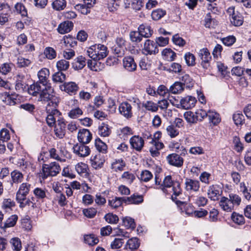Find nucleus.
Masks as SVG:
<instances>
[{
	"label": "nucleus",
	"mask_w": 251,
	"mask_h": 251,
	"mask_svg": "<svg viewBox=\"0 0 251 251\" xmlns=\"http://www.w3.org/2000/svg\"><path fill=\"white\" fill-rule=\"evenodd\" d=\"M85 243L90 246H93L98 243L99 239L94 234L86 235L84 237Z\"/></svg>",
	"instance_id": "nucleus-50"
},
{
	"label": "nucleus",
	"mask_w": 251,
	"mask_h": 251,
	"mask_svg": "<svg viewBox=\"0 0 251 251\" xmlns=\"http://www.w3.org/2000/svg\"><path fill=\"white\" fill-rule=\"evenodd\" d=\"M126 163L122 159H115L111 163V168L114 171H121L125 167Z\"/></svg>",
	"instance_id": "nucleus-39"
},
{
	"label": "nucleus",
	"mask_w": 251,
	"mask_h": 251,
	"mask_svg": "<svg viewBox=\"0 0 251 251\" xmlns=\"http://www.w3.org/2000/svg\"><path fill=\"white\" fill-rule=\"evenodd\" d=\"M142 106L146 110L152 113L156 112L158 111L157 104L151 100H148L143 103Z\"/></svg>",
	"instance_id": "nucleus-42"
},
{
	"label": "nucleus",
	"mask_w": 251,
	"mask_h": 251,
	"mask_svg": "<svg viewBox=\"0 0 251 251\" xmlns=\"http://www.w3.org/2000/svg\"><path fill=\"white\" fill-rule=\"evenodd\" d=\"M126 40L122 37H118L116 40L117 45L121 49H116L115 51L116 54H118V56H121L123 54L124 50L123 48L126 46Z\"/></svg>",
	"instance_id": "nucleus-46"
},
{
	"label": "nucleus",
	"mask_w": 251,
	"mask_h": 251,
	"mask_svg": "<svg viewBox=\"0 0 251 251\" xmlns=\"http://www.w3.org/2000/svg\"><path fill=\"white\" fill-rule=\"evenodd\" d=\"M166 14V11L161 9L153 10L151 13V17L153 20H158Z\"/></svg>",
	"instance_id": "nucleus-57"
},
{
	"label": "nucleus",
	"mask_w": 251,
	"mask_h": 251,
	"mask_svg": "<svg viewBox=\"0 0 251 251\" xmlns=\"http://www.w3.org/2000/svg\"><path fill=\"white\" fill-rule=\"evenodd\" d=\"M140 244L139 239L136 237H133L127 241L126 244V248L129 249L131 251H134L139 247Z\"/></svg>",
	"instance_id": "nucleus-37"
},
{
	"label": "nucleus",
	"mask_w": 251,
	"mask_h": 251,
	"mask_svg": "<svg viewBox=\"0 0 251 251\" xmlns=\"http://www.w3.org/2000/svg\"><path fill=\"white\" fill-rule=\"evenodd\" d=\"M121 179L122 181L127 184H131L136 179V176L133 173L126 171L123 173L121 176Z\"/></svg>",
	"instance_id": "nucleus-33"
},
{
	"label": "nucleus",
	"mask_w": 251,
	"mask_h": 251,
	"mask_svg": "<svg viewBox=\"0 0 251 251\" xmlns=\"http://www.w3.org/2000/svg\"><path fill=\"white\" fill-rule=\"evenodd\" d=\"M132 106L131 104L126 101L120 104L119 110L121 114L126 119H130L133 116Z\"/></svg>",
	"instance_id": "nucleus-15"
},
{
	"label": "nucleus",
	"mask_w": 251,
	"mask_h": 251,
	"mask_svg": "<svg viewBox=\"0 0 251 251\" xmlns=\"http://www.w3.org/2000/svg\"><path fill=\"white\" fill-rule=\"evenodd\" d=\"M11 184H19L23 182L24 175L19 171L15 170L10 173Z\"/></svg>",
	"instance_id": "nucleus-28"
},
{
	"label": "nucleus",
	"mask_w": 251,
	"mask_h": 251,
	"mask_svg": "<svg viewBox=\"0 0 251 251\" xmlns=\"http://www.w3.org/2000/svg\"><path fill=\"white\" fill-rule=\"evenodd\" d=\"M184 116L187 121L190 123H194L197 121L196 113L191 111L186 112Z\"/></svg>",
	"instance_id": "nucleus-64"
},
{
	"label": "nucleus",
	"mask_w": 251,
	"mask_h": 251,
	"mask_svg": "<svg viewBox=\"0 0 251 251\" xmlns=\"http://www.w3.org/2000/svg\"><path fill=\"white\" fill-rule=\"evenodd\" d=\"M19 203V206L21 208H24L26 206L29 207H31L32 208H34L36 206L35 203L33 202L30 199H26V197L25 198V199L21 201H17Z\"/></svg>",
	"instance_id": "nucleus-55"
},
{
	"label": "nucleus",
	"mask_w": 251,
	"mask_h": 251,
	"mask_svg": "<svg viewBox=\"0 0 251 251\" xmlns=\"http://www.w3.org/2000/svg\"><path fill=\"white\" fill-rule=\"evenodd\" d=\"M158 51L157 45L153 41L148 39L145 41L142 50L143 54L146 55L155 54Z\"/></svg>",
	"instance_id": "nucleus-9"
},
{
	"label": "nucleus",
	"mask_w": 251,
	"mask_h": 251,
	"mask_svg": "<svg viewBox=\"0 0 251 251\" xmlns=\"http://www.w3.org/2000/svg\"><path fill=\"white\" fill-rule=\"evenodd\" d=\"M104 219L107 223L111 224H116L119 221L118 217L112 213L106 214L104 216Z\"/></svg>",
	"instance_id": "nucleus-54"
},
{
	"label": "nucleus",
	"mask_w": 251,
	"mask_h": 251,
	"mask_svg": "<svg viewBox=\"0 0 251 251\" xmlns=\"http://www.w3.org/2000/svg\"><path fill=\"white\" fill-rule=\"evenodd\" d=\"M25 76L23 74H18L16 76L15 88L17 90L22 91L25 88Z\"/></svg>",
	"instance_id": "nucleus-27"
},
{
	"label": "nucleus",
	"mask_w": 251,
	"mask_h": 251,
	"mask_svg": "<svg viewBox=\"0 0 251 251\" xmlns=\"http://www.w3.org/2000/svg\"><path fill=\"white\" fill-rule=\"evenodd\" d=\"M43 54L45 57L49 60H52L56 58L57 53L55 50L52 47H48L45 48Z\"/></svg>",
	"instance_id": "nucleus-40"
},
{
	"label": "nucleus",
	"mask_w": 251,
	"mask_h": 251,
	"mask_svg": "<svg viewBox=\"0 0 251 251\" xmlns=\"http://www.w3.org/2000/svg\"><path fill=\"white\" fill-rule=\"evenodd\" d=\"M162 55L163 59L168 61H173L176 57V53L171 49L168 48L163 50Z\"/></svg>",
	"instance_id": "nucleus-34"
},
{
	"label": "nucleus",
	"mask_w": 251,
	"mask_h": 251,
	"mask_svg": "<svg viewBox=\"0 0 251 251\" xmlns=\"http://www.w3.org/2000/svg\"><path fill=\"white\" fill-rule=\"evenodd\" d=\"M222 194V191L221 190L220 187L217 184L209 186L207 189V196L213 201H218Z\"/></svg>",
	"instance_id": "nucleus-10"
},
{
	"label": "nucleus",
	"mask_w": 251,
	"mask_h": 251,
	"mask_svg": "<svg viewBox=\"0 0 251 251\" xmlns=\"http://www.w3.org/2000/svg\"><path fill=\"white\" fill-rule=\"evenodd\" d=\"M219 206L221 209L226 212H231L234 207L228 198L222 197L219 201Z\"/></svg>",
	"instance_id": "nucleus-21"
},
{
	"label": "nucleus",
	"mask_w": 251,
	"mask_h": 251,
	"mask_svg": "<svg viewBox=\"0 0 251 251\" xmlns=\"http://www.w3.org/2000/svg\"><path fill=\"white\" fill-rule=\"evenodd\" d=\"M162 185L165 189L164 193H166L168 191L167 188H172L171 189L173 192V195L175 196V197L179 196L181 193L182 190L180 187V183L177 181H173L171 176H167L164 178Z\"/></svg>",
	"instance_id": "nucleus-3"
},
{
	"label": "nucleus",
	"mask_w": 251,
	"mask_h": 251,
	"mask_svg": "<svg viewBox=\"0 0 251 251\" xmlns=\"http://www.w3.org/2000/svg\"><path fill=\"white\" fill-rule=\"evenodd\" d=\"M207 117L209 121L215 125L218 124L221 121L219 114L215 111L211 110L208 111Z\"/></svg>",
	"instance_id": "nucleus-44"
},
{
	"label": "nucleus",
	"mask_w": 251,
	"mask_h": 251,
	"mask_svg": "<svg viewBox=\"0 0 251 251\" xmlns=\"http://www.w3.org/2000/svg\"><path fill=\"white\" fill-rule=\"evenodd\" d=\"M60 89L70 95H75L79 90L78 84L75 82H65L59 86Z\"/></svg>",
	"instance_id": "nucleus-11"
},
{
	"label": "nucleus",
	"mask_w": 251,
	"mask_h": 251,
	"mask_svg": "<svg viewBox=\"0 0 251 251\" xmlns=\"http://www.w3.org/2000/svg\"><path fill=\"white\" fill-rule=\"evenodd\" d=\"M95 146L96 149L102 153H105L107 150V145L100 139H97L95 140Z\"/></svg>",
	"instance_id": "nucleus-60"
},
{
	"label": "nucleus",
	"mask_w": 251,
	"mask_h": 251,
	"mask_svg": "<svg viewBox=\"0 0 251 251\" xmlns=\"http://www.w3.org/2000/svg\"><path fill=\"white\" fill-rule=\"evenodd\" d=\"M56 66L59 71H64L69 68L70 63L65 59H61L56 62Z\"/></svg>",
	"instance_id": "nucleus-47"
},
{
	"label": "nucleus",
	"mask_w": 251,
	"mask_h": 251,
	"mask_svg": "<svg viewBox=\"0 0 251 251\" xmlns=\"http://www.w3.org/2000/svg\"><path fill=\"white\" fill-rule=\"evenodd\" d=\"M66 79V75L61 71H58L52 75V80L54 82L62 83Z\"/></svg>",
	"instance_id": "nucleus-56"
},
{
	"label": "nucleus",
	"mask_w": 251,
	"mask_h": 251,
	"mask_svg": "<svg viewBox=\"0 0 251 251\" xmlns=\"http://www.w3.org/2000/svg\"><path fill=\"white\" fill-rule=\"evenodd\" d=\"M18 220V216L16 215L11 216L7 219L4 223V227H10L15 226Z\"/></svg>",
	"instance_id": "nucleus-61"
},
{
	"label": "nucleus",
	"mask_w": 251,
	"mask_h": 251,
	"mask_svg": "<svg viewBox=\"0 0 251 251\" xmlns=\"http://www.w3.org/2000/svg\"><path fill=\"white\" fill-rule=\"evenodd\" d=\"M50 75V71L48 69L44 68L41 69L38 73L39 83L42 84V86H47Z\"/></svg>",
	"instance_id": "nucleus-20"
},
{
	"label": "nucleus",
	"mask_w": 251,
	"mask_h": 251,
	"mask_svg": "<svg viewBox=\"0 0 251 251\" xmlns=\"http://www.w3.org/2000/svg\"><path fill=\"white\" fill-rule=\"evenodd\" d=\"M123 65L124 68L129 72L134 71L137 68L133 58L130 56H126L123 59Z\"/></svg>",
	"instance_id": "nucleus-22"
},
{
	"label": "nucleus",
	"mask_w": 251,
	"mask_h": 251,
	"mask_svg": "<svg viewBox=\"0 0 251 251\" xmlns=\"http://www.w3.org/2000/svg\"><path fill=\"white\" fill-rule=\"evenodd\" d=\"M15 11L21 16L25 17L27 16V11L25 6L22 3H17L15 5Z\"/></svg>",
	"instance_id": "nucleus-49"
},
{
	"label": "nucleus",
	"mask_w": 251,
	"mask_h": 251,
	"mask_svg": "<svg viewBox=\"0 0 251 251\" xmlns=\"http://www.w3.org/2000/svg\"><path fill=\"white\" fill-rule=\"evenodd\" d=\"M90 161L92 167L98 169L102 167L104 159L100 154H98L94 156H92Z\"/></svg>",
	"instance_id": "nucleus-24"
},
{
	"label": "nucleus",
	"mask_w": 251,
	"mask_h": 251,
	"mask_svg": "<svg viewBox=\"0 0 251 251\" xmlns=\"http://www.w3.org/2000/svg\"><path fill=\"white\" fill-rule=\"evenodd\" d=\"M99 134L101 136H108L111 133V129L108 125L105 123H102L99 127Z\"/></svg>",
	"instance_id": "nucleus-41"
},
{
	"label": "nucleus",
	"mask_w": 251,
	"mask_h": 251,
	"mask_svg": "<svg viewBox=\"0 0 251 251\" xmlns=\"http://www.w3.org/2000/svg\"><path fill=\"white\" fill-rule=\"evenodd\" d=\"M66 124L64 119L58 118L57 124L54 126L55 135L60 139H62L65 135Z\"/></svg>",
	"instance_id": "nucleus-13"
},
{
	"label": "nucleus",
	"mask_w": 251,
	"mask_h": 251,
	"mask_svg": "<svg viewBox=\"0 0 251 251\" xmlns=\"http://www.w3.org/2000/svg\"><path fill=\"white\" fill-rule=\"evenodd\" d=\"M32 187V185L28 182L21 183L16 193V200L19 201L23 200L26 197Z\"/></svg>",
	"instance_id": "nucleus-7"
},
{
	"label": "nucleus",
	"mask_w": 251,
	"mask_h": 251,
	"mask_svg": "<svg viewBox=\"0 0 251 251\" xmlns=\"http://www.w3.org/2000/svg\"><path fill=\"white\" fill-rule=\"evenodd\" d=\"M86 65V59L82 56L77 57L73 63V67L75 70L82 69Z\"/></svg>",
	"instance_id": "nucleus-35"
},
{
	"label": "nucleus",
	"mask_w": 251,
	"mask_h": 251,
	"mask_svg": "<svg viewBox=\"0 0 251 251\" xmlns=\"http://www.w3.org/2000/svg\"><path fill=\"white\" fill-rule=\"evenodd\" d=\"M31 63V61L28 59L24 58L22 56L17 58V65L20 68H23L29 66Z\"/></svg>",
	"instance_id": "nucleus-58"
},
{
	"label": "nucleus",
	"mask_w": 251,
	"mask_h": 251,
	"mask_svg": "<svg viewBox=\"0 0 251 251\" xmlns=\"http://www.w3.org/2000/svg\"><path fill=\"white\" fill-rule=\"evenodd\" d=\"M233 142L234 146V150L238 152H241L244 149L243 144L241 142L240 140L238 137L235 136L233 138Z\"/></svg>",
	"instance_id": "nucleus-63"
},
{
	"label": "nucleus",
	"mask_w": 251,
	"mask_h": 251,
	"mask_svg": "<svg viewBox=\"0 0 251 251\" xmlns=\"http://www.w3.org/2000/svg\"><path fill=\"white\" fill-rule=\"evenodd\" d=\"M197 100L194 97L187 96L183 98L180 101L182 107L185 109H188L194 107Z\"/></svg>",
	"instance_id": "nucleus-17"
},
{
	"label": "nucleus",
	"mask_w": 251,
	"mask_h": 251,
	"mask_svg": "<svg viewBox=\"0 0 251 251\" xmlns=\"http://www.w3.org/2000/svg\"><path fill=\"white\" fill-rule=\"evenodd\" d=\"M125 202V198L112 197L108 200V205L112 209H116L122 205L123 202Z\"/></svg>",
	"instance_id": "nucleus-23"
},
{
	"label": "nucleus",
	"mask_w": 251,
	"mask_h": 251,
	"mask_svg": "<svg viewBox=\"0 0 251 251\" xmlns=\"http://www.w3.org/2000/svg\"><path fill=\"white\" fill-rule=\"evenodd\" d=\"M40 100L42 102H48L46 107H57L59 100L53 94V89L49 86H45L44 89L40 93Z\"/></svg>",
	"instance_id": "nucleus-2"
},
{
	"label": "nucleus",
	"mask_w": 251,
	"mask_h": 251,
	"mask_svg": "<svg viewBox=\"0 0 251 251\" xmlns=\"http://www.w3.org/2000/svg\"><path fill=\"white\" fill-rule=\"evenodd\" d=\"M75 170L76 172L81 176L86 177L88 175V168L87 164L80 162L75 166Z\"/></svg>",
	"instance_id": "nucleus-30"
},
{
	"label": "nucleus",
	"mask_w": 251,
	"mask_h": 251,
	"mask_svg": "<svg viewBox=\"0 0 251 251\" xmlns=\"http://www.w3.org/2000/svg\"><path fill=\"white\" fill-rule=\"evenodd\" d=\"M123 225L126 228L133 229L135 227V223L133 219L129 217H123L122 219Z\"/></svg>",
	"instance_id": "nucleus-51"
},
{
	"label": "nucleus",
	"mask_w": 251,
	"mask_h": 251,
	"mask_svg": "<svg viewBox=\"0 0 251 251\" xmlns=\"http://www.w3.org/2000/svg\"><path fill=\"white\" fill-rule=\"evenodd\" d=\"M153 177L152 173L148 170H145L142 171L140 176L139 179L145 182L149 181Z\"/></svg>",
	"instance_id": "nucleus-48"
},
{
	"label": "nucleus",
	"mask_w": 251,
	"mask_h": 251,
	"mask_svg": "<svg viewBox=\"0 0 251 251\" xmlns=\"http://www.w3.org/2000/svg\"><path fill=\"white\" fill-rule=\"evenodd\" d=\"M83 114L82 110L79 107L72 109L68 113V116L72 119H76Z\"/></svg>",
	"instance_id": "nucleus-52"
},
{
	"label": "nucleus",
	"mask_w": 251,
	"mask_h": 251,
	"mask_svg": "<svg viewBox=\"0 0 251 251\" xmlns=\"http://www.w3.org/2000/svg\"><path fill=\"white\" fill-rule=\"evenodd\" d=\"M193 201L194 203L199 207L204 206L208 202V199L201 195H198L194 197H191L190 201Z\"/></svg>",
	"instance_id": "nucleus-31"
},
{
	"label": "nucleus",
	"mask_w": 251,
	"mask_h": 251,
	"mask_svg": "<svg viewBox=\"0 0 251 251\" xmlns=\"http://www.w3.org/2000/svg\"><path fill=\"white\" fill-rule=\"evenodd\" d=\"M199 57L201 60V64L204 69H207L210 65L211 56L207 48H203L198 53Z\"/></svg>",
	"instance_id": "nucleus-8"
},
{
	"label": "nucleus",
	"mask_w": 251,
	"mask_h": 251,
	"mask_svg": "<svg viewBox=\"0 0 251 251\" xmlns=\"http://www.w3.org/2000/svg\"><path fill=\"white\" fill-rule=\"evenodd\" d=\"M77 138L80 142L87 144L92 139V134L88 129L83 128L79 131Z\"/></svg>",
	"instance_id": "nucleus-19"
},
{
	"label": "nucleus",
	"mask_w": 251,
	"mask_h": 251,
	"mask_svg": "<svg viewBox=\"0 0 251 251\" xmlns=\"http://www.w3.org/2000/svg\"><path fill=\"white\" fill-rule=\"evenodd\" d=\"M74 24L70 21H65L60 24L58 26L57 30L60 34H65L70 32L73 28Z\"/></svg>",
	"instance_id": "nucleus-26"
},
{
	"label": "nucleus",
	"mask_w": 251,
	"mask_h": 251,
	"mask_svg": "<svg viewBox=\"0 0 251 251\" xmlns=\"http://www.w3.org/2000/svg\"><path fill=\"white\" fill-rule=\"evenodd\" d=\"M129 36L131 42L136 43L140 42L142 40L143 38L139 30L131 31L130 32Z\"/></svg>",
	"instance_id": "nucleus-53"
},
{
	"label": "nucleus",
	"mask_w": 251,
	"mask_h": 251,
	"mask_svg": "<svg viewBox=\"0 0 251 251\" xmlns=\"http://www.w3.org/2000/svg\"><path fill=\"white\" fill-rule=\"evenodd\" d=\"M144 201L142 195L134 194L130 197L125 198V203L127 204H139Z\"/></svg>",
	"instance_id": "nucleus-25"
},
{
	"label": "nucleus",
	"mask_w": 251,
	"mask_h": 251,
	"mask_svg": "<svg viewBox=\"0 0 251 251\" xmlns=\"http://www.w3.org/2000/svg\"><path fill=\"white\" fill-rule=\"evenodd\" d=\"M0 99L7 105H13L16 103V99L12 97L8 93L4 92L0 94Z\"/></svg>",
	"instance_id": "nucleus-38"
},
{
	"label": "nucleus",
	"mask_w": 251,
	"mask_h": 251,
	"mask_svg": "<svg viewBox=\"0 0 251 251\" xmlns=\"http://www.w3.org/2000/svg\"><path fill=\"white\" fill-rule=\"evenodd\" d=\"M85 144H77L73 147L74 152L77 156L84 157L89 155L90 149Z\"/></svg>",
	"instance_id": "nucleus-12"
},
{
	"label": "nucleus",
	"mask_w": 251,
	"mask_h": 251,
	"mask_svg": "<svg viewBox=\"0 0 251 251\" xmlns=\"http://www.w3.org/2000/svg\"><path fill=\"white\" fill-rule=\"evenodd\" d=\"M138 30L143 37L149 38L153 33V30L151 29V26L147 24L140 25L138 27Z\"/></svg>",
	"instance_id": "nucleus-32"
},
{
	"label": "nucleus",
	"mask_w": 251,
	"mask_h": 251,
	"mask_svg": "<svg viewBox=\"0 0 251 251\" xmlns=\"http://www.w3.org/2000/svg\"><path fill=\"white\" fill-rule=\"evenodd\" d=\"M226 12L230 17V21L232 25L238 26L243 24V17L238 11H235L234 7H229Z\"/></svg>",
	"instance_id": "nucleus-6"
},
{
	"label": "nucleus",
	"mask_w": 251,
	"mask_h": 251,
	"mask_svg": "<svg viewBox=\"0 0 251 251\" xmlns=\"http://www.w3.org/2000/svg\"><path fill=\"white\" fill-rule=\"evenodd\" d=\"M184 59L186 63L189 66H193L195 65V56L194 55L189 52L185 53Z\"/></svg>",
	"instance_id": "nucleus-59"
},
{
	"label": "nucleus",
	"mask_w": 251,
	"mask_h": 251,
	"mask_svg": "<svg viewBox=\"0 0 251 251\" xmlns=\"http://www.w3.org/2000/svg\"><path fill=\"white\" fill-rule=\"evenodd\" d=\"M88 56L94 60H99L107 55V48L101 44H95L89 47L86 51Z\"/></svg>",
	"instance_id": "nucleus-1"
},
{
	"label": "nucleus",
	"mask_w": 251,
	"mask_h": 251,
	"mask_svg": "<svg viewBox=\"0 0 251 251\" xmlns=\"http://www.w3.org/2000/svg\"><path fill=\"white\" fill-rule=\"evenodd\" d=\"M47 112L48 114L46 118V121L49 126L52 127L55 126L58 118L60 117V112L56 109V107H46Z\"/></svg>",
	"instance_id": "nucleus-5"
},
{
	"label": "nucleus",
	"mask_w": 251,
	"mask_h": 251,
	"mask_svg": "<svg viewBox=\"0 0 251 251\" xmlns=\"http://www.w3.org/2000/svg\"><path fill=\"white\" fill-rule=\"evenodd\" d=\"M184 89L183 85L180 82H176L169 88V92L172 94H179Z\"/></svg>",
	"instance_id": "nucleus-43"
},
{
	"label": "nucleus",
	"mask_w": 251,
	"mask_h": 251,
	"mask_svg": "<svg viewBox=\"0 0 251 251\" xmlns=\"http://www.w3.org/2000/svg\"><path fill=\"white\" fill-rule=\"evenodd\" d=\"M66 5V0H53L51 3V7L53 9L57 11L64 10Z\"/></svg>",
	"instance_id": "nucleus-36"
},
{
	"label": "nucleus",
	"mask_w": 251,
	"mask_h": 251,
	"mask_svg": "<svg viewBox=\"0 0 251 251\" xmlns=\"http://www.w3.org/2000/svg\"><path fill=\"white\" fill-rule=\"evenodd\" d=\"M45 86H42V84L37 82L30 86L28 88V93L32 96H37V94L40 93L43 89H44Z\"/></svg>",
	"instance_id": "nucleus-29"
},
{
	"label": "nucleus",
	"mask_w": 251,
	"mask_h": 251,
	"mask_svg": "<svg viewBox=\"0 0 251 251\" xmlns=\"http://www.w3.org/2000/svg\"><path fill=\"white\" fill-rule=\"evenodd\" d=\"M129 141L132 148L137 151H141L144 147V141L139 136L134 135L132 136Z\"/></svg>",
	"instance_id": "nucleus-18"
},
{
	"label": "nucleus",
	"mask_w": 251,
	"mask_h": 251,
	"mask_svg": "<svg viewBox=\"0 0 251 251\" xmlns=\"http://www.w3.org/2000/svg\"><path fill=\"white\" fill-rule=\"evenodd\" d=\"M200 188V182L195 179L186 178L185 181V189L189 192H197Z\"/></svg>",
	"instance_id": "nucleus-16"
},
{
	"label": "nucleus",
	"mask_w": 251,
	"mask_h": 251,
	"mask_svg": "<svg viewBox=\"0 0 251 251\" xmlns=\"http://www.w3.org/2000/svg\"><path fill=\"white\" fill-rule=\"evenodd\" d=\"M14 251H20L22 249V244L18 238H13L10 241Z\"/></svg>",
	"instance_id": "nucleus-62"
},
{
	"label": "nucleus",
	"mask_w": 251,
	"mask_h": 251,
	"mask_svg": "<svg viewBox=\"0 0 251 251\" xmlns=\"http://www.w3.org/2000/svg\"><path fill=\"white\" fill-rule=\"evenodd\" d=\"M60 170V166L56 162H51L49 164H44L42 167V177L45 179L48 176H54L59 174Z\"/></svg>",
	"instance_id": "nucleus-4"
},
{
	"label": "nucleus",
	"mask_w": 251,
	"mask_h": 251,
	"mask_svg": "<svg viewBox=\"0 0 251 251\" xmlns=\"http://www.w3.org/2000/svg\"><path fill=\"white\" fill-rule=\"evenodd\" d=\"M166 160L170 165L178 168L181 167L183 164V159L176 153L169 154Z\"/></svg>",
	"instance_id": "nucleus-14"
},
{
	"label": "nucleus",
	"mask_w": 251,
	"mask_h": 251,
	"mask_svg": "<svg viewBox=\"0 0 251 251\" xmlns=\"http://www.w3.org/2000/svg\"><path fill=\"white\" fill-rule=\"evenodd\" d=\"M167 134L171 138H175L179 134L178 129L174 125L168 126L166 128Z\"/></svg>",
	"instance_id": "nucleus-45"
}]
</instances>
